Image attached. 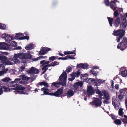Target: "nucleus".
<instances>
[{"mask_svg":"<svg viewBox=\"0 0 127 127\" xmlns=\"http://www.w3.org/2000/svg\"><path fill=\"white\" fill-rule=\"evenodd\" d=\"M21 79L20 78H16L14 80V81H12L10 83H8L7 86L9 87H14V88L12 89V90L16 91L15 92L16 94L17 93L19 94L27 95L28 94L26 92H24L23 91L25 89V88L20 85H18L17 84V83L18 82H19L20 84H22L26 83L25 81H21Z\"/></svg>","mask_w":127,"mask_h":127,"instance_id":"nucleus-1","label":"nucleus"},{"mask_svg":"<svg viewBox=\"0 0 127 127\" xmlns=\"http://www.w3.org/2000/svg\"><path fill=\"white\" fill-rule=\"evenodd\" d=\"M31 57V54L28 53H22L15 54L13 58L9 59L16 64L19 62L18 58L21 60H27L30 59Z\"/></svg>","mask_w":127,"mask_h":127,"instance_id":"nucleus-2","label":"nucleus"},{"mask_svg":"<svg viewBox=\"0 0 127 127\" xmlns=\"http://www.w3.org/2000/svg\"><path fill=\"white\" fill-rule=\"evenodd\" d=\"M125 31L123 30H118L114 31L113 34L114 35L117 36V39L116 40L118 42L120 41L121 38L123 36Z\"/></svg>","mask_w":127,"mask_h":127,"instance_id":"nucleus-3","label":"nucleus"},{"mask_svg":"<svg viewBox=\"0 0 127 127\" xmlns=\"http://www.w3.org/2000/svg\"><path fill=\"white\" fill-rule=\"evenodd\" d=\"M66 74L64 71H63V73L60 76L59 81L60 84L63 86H65L66 84Z\"/></svg>","mask_w":127,"mask_h":127,"instance_id":"nucleus-4","label":"nucleus"},{"mask_svg":"<svg viewBox=\"0 0 127 127\" xmlns=\"http://www.w3.org/2000/svg\"><path fill=\"white\" fill-rule=\"evenodd\" d=\"M127 47V38L125 37L123 38L122 41L119 43L117 46L118 49H120L121 50H124Z\"/></svg>","mask_w":127,"mask_h":127,"instance_id":"nucleus-5","label":"nucleus"},{"mask_svg":"<svg viewBox=\"0 0 127 127\" xmlns=\"http://www.w3.org/2000/svg\"><path fill=\"white\" fill-rule=\"evenodd\" d=\"M121 20L123 21L120 24V27L122 29H125L127 27V13L124 14L121 16Z\"/></svg>","mask_w":127,"mask_h":127,"instance_id":"nucleus-6","label":"nucleus"},{"mask_svg":"<svg viewBox=\"0 0 127 127\" xmlns=\"http://www.w3.org/2000/svg\"><path fill=\"white\" fill-rule=\"evenodd\" d=\"M102 92L103 95V96L101 97L100 98L105 99V100L104 101L103 103H108V102L106 100H108L110 99L109 94L105 90H103Z\"/></svg>","mask_w":127,"mask_h":127,"instance_id":"nucleus-7","label":"nucleus"},{"mask_svg":"<svg viewBox=\"0 0 127 127\" xmlns=\"http://www.w3.org/2000/svg\"><path fill=\"white\" fill-rule=\"evenodd\" d=\"M81 73L79 71L73 72L69 76L68 80L69 81H72L74 79L75 77H78L80 74Z\"/></svg>","mask_w":127,"mask_h":127,"instance_id":"nucleus-8","label":"nucleus"},{"mask_svg":"<svg viewBox=\"0 0 127 127\" xmlns=\"http://www.w3.org/2000/svg\"><path fill=\"white\" fill-rule=\"evenodd\" d=\"M102 103L101 100L98 98H95V99L90 104L92 105H95L96 106H100L101 105Z\"/></svg>","mask_w":127,"mask_h":127,"instance_id":"nucleus-9","label":"nucleus"},{"mask_svg":"<svg viewBox=\"0 0 127 127\" xmlns=\"http://www.w3.org/2000/svg\"><path fill=\"white\" fill-rule=\"evenodd\" d=\"M112 103L115 109H118L119 108L120 105V103L116 99L115 96H114L112 99Z\"/></svg>","mask_w":127,"mask_h":127,"instance_id":"nucleus-10","label":"nucleus"},{"mask_svg":"<svg viewBox=\"0 0 127 127\" xmlns=\"http://www.w3.org/2000/svg\"><path fill=\"white\" fill-rule=\"evenodd\" d=\"M22 33H19L17 34L16 35V37L18 39L20 40L27 39L28 40L29 39V37L28 36H24Z\"/></svg>","mask_w":127,"mask_h":127,"instance_id":"nucleus-11","label":"nucleus"},{"mask_svg":"<svg viewBox=\"0 0 127 127\" xmlns=\"http://www.w3.org/2000/svg\"><path fill=\"white\" fill-rule=\"evenodd\" d=\"M63 89L62 88L60 89L54 93H51L50 94V95L54 96H55L58 97L60 95L63 94Z\"/></svg>","mask_w":127,"mask_h":127,"instance_id":"nucleus-12","label":"nucleus"},{"mask_svg":"<svg viewBox=\"0 0 127 127\" xmlns=\"http://www.w3.org/2000/svg\"><path fill=\"white\" fill-rule=\"evenodd\" d=\"M51 50V49L47 47H42L40 50V55H44Z\"/></svg>","mask_w":127,"mask_h":127,"instance_id":"nucleus-13","label":"nucleus"},{"mask_svg":"<svg viewBox=\"0 0 127 127\" xmlns=\"http://www.w3.org/2000/svg\"><path fill=\"white\" fill-rule=\"evenodd\" d=\"M2 37L7 42L13 39V37L12 36L5 33L2 34Z\"/></svg>","mask_w":127,"mask_h":127,"instance_id":"nucleus-14","label":"nucleus"},{"mask_svg":"<svg viewBox=\"0 0 127 127\" xmlns=\"http://www.w3.org/2000/svg\"><path fill=\"white\" fill-rule=\"evenodd\" d=\"M87 92V95L90 96L94 94L95 93L94 90L92 86H89L88 87Z\"/></svg>","mask_w":127,"mask_h":127,"instance_id":"nucleus-15","label":"nucleus"},{"mask_svg":"<svg viewBox=\"0 0 127 127\" xmlns=\"http://www.w3.org/2000/svg\"><path fill=\"white\" fill-rule=\"evenodd\" d=\"M9 46L6 43L2 42L0 43V49L5 50H8Z\"/></svg>","mask_w":127,"mask_h":127,"instance_id":"nucleus-16","label":"nucleus"},{"mask_svg":"<svg viewBox=\"0 0 127 127\" xmlns=\"http://www.w3.org/2000/svg\"><path fill=\"white\" fill-rule=\"evenodd\" d=\"M76 67L78 68H82L84 69H86L88 68V66L87 63H81L77 64L76 65Z\"/></svg>","mask_w":127,"mask_h":127,"instance_id":"nucleus-17","label":"nucleus"},{"mask_svg":"<svg viewBox=\"0 0 127 127\" xmlns=\"http://www.w3.org/2000/svg\"><path fill=\"white\" fill-rule=\"evenodd\" d=\"M2 90H3L4 92H8L10 91V88L5 86H0V95H2L3 93Z\"/></svg>","mask_w":127,"mask_h":127,"instance_id":"nucleus-18","label":"nucleus"},{"mask_svg":"<svg viewBox=\"0 0 127 127\" xmlns=\"http://www.w3.org/2000/svg\"><path fill=\"white\" fill-rule=\"evenodd\" d=\"M27 72L28 73L37 74L39 72V70L33 67H32Z\"/></svg>","mask_w":127,"mask_h":127,"instance_id":"nucleus-19","label":"nucleus"},{"mask_svg":"<svg viewBox=\"0 0 127 127\" xmlns=\"http://www.w3.org/2000/svg\"><path fill=\"white\" fill-rule=\"evenodd\" d=\"M53 89L46 88H43L41 89L42 91H43L44 93L46 95H50V94L51 93H49L48 91L51 92Z\"/></svg>","mask_w":127,"mask_h":127,"instance_id":"nucleus-20","label":"nucleus"},{"mask_svg":"<svg viewBox=\"0 0 127 127\" xmlns=\"http://www.w3.org/2000/svg\"><path fill=\"white\" fill-rule=\"evenodd\" d=\"M116 0H114L113 1H112L110 3V5L111 8L114 10H116L117 9V7L116 4L114 1Z\"/></svg>","mask_w":127,"mask_h":127,"instance_id":"nucleus-21","label":"nucleus"},{"mask_svg":"<svg viewBox=\"0 0 127 127\" xmlns=\"http://www.w3.org/2000/svg\"><path fill=\"white\" fill-rule=\"evenodd\" d=\"M18 77L22 78V81H25L26 83V81L29 80L30 78L27 76H25L24 75H22L19 76Z\"/></svg>","mask_w":127,"mask_h":127,"instance_id":"nucleus-22","label":"nucleus"},{"mask_svg":"<svg viewBox=\"0 0 127 127\" xmlns=\"http://www.w3.org/2000/svg\"><path fill=\"white\" fill-rule=\"evenodd\" d=\"M7 58H8L6 57L0 55V61L1 63L4 64Z\"/></svg>","mask_w":127,"mask_h":127,"instance_id":"nucleus-23","label":"nucleus"},{"mask_svg":"<svg viewBox=\"0 0 127 127\" xmlns=\"http://www.w3.org/2000/svg\"><path fill=\"white\" fill-rule=\"evenodd\" d=\"M86 82L90 84H95V79L91 78H88L86 80Z\"/></svg>","mask_w":127,"mask_h":127,"instance_id":"nucleus-24","label":"nucleus"},{"mask_svg":"<svg viewBox=\"0 0 127 127\" xmlns=\"http://www.w3.org/2000/svg\"><path fill=\"white\" fill-rule=\"evenodd\" d=\"M121 21H122L121 17V18H118L116 19L114 22V25L116 27H117L119 26L120 24V22Z\"/></svg>","mask_w":127,"mask_h":127,"instance_id":"nucleus-25","label":"nucleus"},{"mask_svg":"<svg viewBox=\"0 0 127 127\" xmlns=\"http://www.w3.org/2000/svg\"><path fill=\"white\" fill-rule=\"evenodd\" d=\"M34 46V45L33 44L30 43L25 47V48L27 50L32 49L33 48Z\"/></svg>","mask_w":127,"mask_h":127,"instance_id":"nucleus-26","label":"nucleus"},{"mask_svg":"<svg viewBox=\"0 0 127 127\" xmlns=\"http://www.w3.org/2000/svg\"><path fill=\"white\" fill-rule=\"evenodd\" d=\"M83 85V84L82 82H78L76 83L74 85V88L76 89H77L78 88V86L82 87Z\"/></svg>","mask_w":127,"mask_h":127,"instance_id":"nucleus-27","label":"nucleus"},{"mask_svg":"<svg viewBox=\"0 0 127 127\" xmlns=\"http://www.w3.org/2000/svg\"><path fill=\"white\" fill-rule=\"evenodd\" d=\"M74 92L72 90H70L66 93V95L70 97L74 94Z\"/></svg>","mask_w":127,"mask_h":127,"instance_id":"nucleus-28","label":"nucleus"},{"mask_svg":"<svg viewBox=\"0 0 127 127\" xmlns=\"http://www.w3.org/2000/svg\"><path fill=\"white\" fill-rule=\"evenodd\" d=\"M88 75L86 74H82L81 75V79L82 80H84L85 82L86 80H87Z\"/></svg>","mask_w":127,"mask_h":127,"instance_id":"nucleus-29","label":"nucleus"},{"mask_svg":"<svg viewBox=\"0 0 127 127\" xmlns=\"http://www.w3.org/2000/svg\"><path fill=\"white\" fill-rule=\"evenodd\" d=\"M11 79H10L9 78L6 77L2 79H1V81L3 82H4L7 83V84L9 83H8V82L10 81H11Z\"/></svg>","mask_w":127,"mask_h":127,"instance_id":"nucleus-30","label":"nucleus"},{"mask_svg":"<svg viewBox=\"0 0 127 127\" xmlns=\"http://www.w3.org/2000/svg\"><path fill=\"white\" fill-rule=\"evenodd\" d=\"M40 85H43L47 88H48L49 86V84L48 83L44 81L40 83Z\"/></svg>","mask_w":127,"mask_h":127,"instance_id":"nucleus-31","label":"nucleus"},{"mask_svg":"<svg viewBox=\"0 0 127 127\" xmlns=\"http://www.w3.org/2000/svg\"><path fill=\"white\" fill-rule=\"evenodd\" d=\"M64 53L65 55H67L68 54H74V55H73L74 56H75L76 54L75 53H73L72 51H65L64 52Z\"/></svg>","mask_w":127,"mask_h":127,"instance_id":"nucleus-32","label":"nucleus"},{"mask_svg":"<svg viewBox=\"0 0 127 127\" xmlns=\"http://www.w3.org/2000/svg\"><path fill=\"white\" fill-rule=\"evenodd\" d=\"M4 64L6 65H12L13 63L8 58H7Z\"/></svg>","mask_w":127,"mask_h":127,"instance_id":"nucleus-33","label":"nucleus"},{"mask_svg":"<svg viewBox=\"0 0 127 127\" xmlns=\"http://www.w3.org/2000/svg\"><path fill=\"white\" fill-rule=\"evenodd\" d=\"M108 19L109 21V23L110 26H112L113 24V19L111 18L108 17Z\"/></svg>","mask_w":127,"mask_h":127,"instance_id":"nucleus-34","label":"nucleus"},{"mask_svg":"<svg viewBox=\"0 0 127 127\" xmlns=\"http://www.w3.org/2000/svg\"><path fill=\"white\" fill-rule=\"evenodd\" d=\"M122 75L124 77H125L127 76V70H126L122 72Z\"/></svg>","mask_w":127,"mask_h":127,"instance_id":"nucleus-35","label":"nucleus"},{"mask_svg":"<svg viewBox=\"0 0 127 127\" xmlns=\"http://www.w3.org/2000/svg\"><path fill=\"white\" fill-rule=\"evenodd\" d=\"M114 123L116 125H120L121 123V122L119 119H116L114 121Z\"/></svg>","mask_w":127,"mask_h":127,"instance_id":"nucleus-36","label":"nucleus"},{"mask_svg":"<svg viewBox=\"0 0 127 127\" xmlns=\"http://www.w3.org/2000/svg\"><path fill=\"white\" fill-rule=\"evenodd\" d=\"M90 72L92 73L95 76L97 75L98 74V72L95 71L94 69H92L91 70Z\"/></svg>","mask_w":127,"mask_h":127,"instance_id":"nucleus-37","label":"nucleus"},{"mask_svg":"<svg viewBox=\"0 0 127 127\" xmlns=\"http://www.w3.org/2000/svg\"><path fill=\"white\" fill-rule=\"evenodd\" d=\"M48 69V67H47V66L45 65L42 68V70H43V72H42V74H43Z\"/></svg>","mask_w":127,"mask_h":127,"instance_id":"nucleus-38","label":"nucleus"},{"mask_svg":"<svg viewBox=\"0 0 127 127\" xmlns=\"http://www.w3.org/2000/svg\"><path fill=\"white\" fill-rule=\"evenodd\" d=\"M100 84V79H95V84L94 85L96 86L98 85L97 84Z\"/></svg>","mask_w":127,"mask_h":127,"instance_id":"nucleus-39","label":"nucleus"},{"mask_svg":"<svg viewBox=\"0 0 127 127\" xmlns=\"http://www.w3.org/2000/svg\"><path fill=\"white\" fill-rule=\"evenodd\" d=\"M10 45L12 46L15 47L17 46V44L16 42L14 41H13L11 42Z\"/></svg>","mask_w":127,"mask_h":127,"instance_id":"nucleus-40","label":"nucleus"},{"mask_svg":"<svg viewBox=\"0 0 127 127\" xmlns=\"http://www.w3.org/2000/svg\"><path fill=\"white\" fill-rule=\"evenodd\" d=\"M123 109L122 108H120L119 110V115L121 116H122L124 114L123 112Z\"/></svg>","mask_w":127,"mask_h":127,"instance_id":"nucleus-41","label":"nucleus"},{"mask_svg":"<svg viewBox=\"0 0 127 127\" xmlns=\"http://www.w3.org/2000/svg\"><path fill=\"white\" fill-rule=\"evenodd\" d=\"M96 93L99 95V97L100 98L103 96V94L99 90H97Z\"/></svg>","mask_w":127,"mask_h":127,"instance_id":"nucleus-42","label":"nucleus"},{"mask_svg":"<svg viewBox=\"0 0 127 127\" xmlns=\"http://www.w3.org/2000/svg\"><path fill=\"white\" fill-rule=\"evenodd\" d=\"M72 67L71 66H68L66 69V71L67 72H71V71Z\"/></svg>","mask_w":127,"mask_h":127,"instance_id":"nucleus-43","label":"nucleus"},{"mask_svg":"<svg viewBox=\"0 0 127 127\" xmlns=\"http://www.w3.org/2000/svg\"><path fill=\"white\" fill-rule=\"evenodd\" d=\"M52 84L53 85L56 87H58L59 84H60L59 81L58 82H53L52 83Z\"/></svg>","mask_w":127,"mask_h":127,"instance_id":"nucleus-44","label":"nucleus"},{"mask_svg":"<svg viewBox=\"0 0 127 127\" xmlns=\"http://www.w3.org/2000/svg\"><path fill=\"white\" fill-rule=\"evenodd\" d=\"M25 69V67L24 66H22L19 68V71L20 72L23 71Z\"/></svg>","mask_w":127,"mask_h":127,"instance_id":"nucleus-45","label":"nucleus"},{"mask_svg":"<svg viewBox=\"0 0 127 127\" xmlns=\"http://www.w3.org/2000/svg\"><path fill=\"white\" fill-rule=\"evenodd\" d=\"M52 66H55L58 65L59 64V63L57 62V61H55L53 62L52 63Z\"/></svg>","mask_w":127,"mask_h":127,"instance_id":"nucleus-46","label":"nucleus"},{"mask_svg":"<svg viewBox=\"0 0 127 127\" xmlns=\"http://www.w3.org/2000/svg\"><path fill=\"white\" fill-rule=\"evenodd\" d=\"M56 59V57L54 56H52L49 57V60L52 61H54Z\"/></svg>","mask_w":127,"mask_h":127,"instance_id":"nucleus-47","label":"nucleus"},{"mask_svg":"<svg viewBox=\"0 0 127 127\" xmlns=\"http://www.w3.org/2000/svg\"><path fill=\"white\" fill-rule=\"evenodd\" d=\"M66 60L68 59H69L73 60L75 59V58L74 57H72L70 56H66Z\"/></svg>","mask_w":127,"mask_h":127,"instance_id":"nucleus-48","label":"nucleus"},{"mask_svg":"<svg viewBox=\"0 0 127 127\" xmlns=\"http://www.w3.org/2000/svg\"><path fill=\"white\" fill-rule=\"evenodd\" d=\"M30 78L32 81H33L35 79L36 77L35 76H34L33 75H31V77Z\"/></svg>","mask_w":127,"mask_h":127,"instance_id":"nucleus-49","label":"nucleus"},{"mask_svg":"<svg viewBox=\"0 0 127 127\" xmlns=\"http://www.w3.org/2000/svg\"><path fill=\"white\" fill-rule=\"evenodd\" d=\"M126 91L124 89H120L119 91V92L121 94H123L125 93Z\"/></svg>","mask_w":127,"mask_h":127,"instance_id":"nucleus-50","label":"nucleus"},{"mask_svg":"<svg viewBox=\"0 0 127 127\" xmlns=\"http://www.w3.org/2000/svg\"><path fill=\"white\" fill-rule=\"evenodd\" d=\"M122 121L124 124H127V119H122Z\"/></svg>","mask_w":127,"mask_h":127,"instance_id":"nucleus-51","label":"nucleus"},{"mask_svg":"<svg viewBox=\"0 0 127 127\" xmlns=\"http://www.w3.org/2000/svg\"><path fill=\"white\" fill-rule=\"evenodd\" d=\"M40 55V59H45L47 58V56H43V55Z\"/></svg>","mask_w":127,"mask_h":127,"instance_id":"nucleus-52","label":"nucleus"},{"mask_svg":"<svg viewBox=\"0 0 127 127\" xmlns=\"http://www.w3.org/2000/svg\"><path fill=\"white\" fill-rule=\"evenodd\" d=\"M104 3L106 5H109V1L108 0H105Z\"/></svg>","mask_w":127,"mask_h":127,"instance_id":"nucleus-53","label":"nucleus"},{"mask_svg":"<svg viewBox=\"0 0 127 127\" xmlns=\"http://www.w3.org/2000/svg\"><path fill=\"white\" fill-rule=\"evenodd\" d=\"M119 15V13L116 10L114 12V15L116 17H117Z\"/></svg>","mask_w":127,"mask_h":127,"instance_id":"nucleus-54","label":"nucleus"},{"mask_svg":"<svg viewBox=\"0 0 127 127\" xmlns=\"http://www.w3.org/2000/svg\"><path fill=\"white\" fill-rule=\"evenodd\" d=\"M115 88L117 90H118L119 89V85L118 84H116L115 86Z\"/></svg>","mask_w":127,"mask_h":127,"instance_id":"nucleus-55","label":"nucleus"},{"mask_svg":"<svg viewBox=\"0 0 127 127\" xmlns=\"http://www.w3.org/2000/svg\"><path fill=\"white\" fill-rule=\"evenodd\" d=\"M58 59L59 60H66V57H60Z\"/></svg>","mask_w":127,"mask_h":127,"instance_id":"nucleus-56","label":"nucleus"},{"mask_svg":"<svg viewBox=\"0 0 127 127\" xmlns=\"http://www.w3.org/2000/svg\"><path fill=\"white\" fill-rule=\"evenodd\" d=\"M106 81L105 80L100 79V84L104 83Z\"/></svg>","mask_w":127,"mask_h":127,"instance_id":"nucleus-57","label":"nucleus"},{"mask_svg":"<svg viewBox=\"0 0 127 127\" xmlns=\"http://www.w3.org/2000/svg\"><path fill=\"white\" fill-rule=\"evenodd\" d=\"M39 59V57H38L35 58H33L32 59V60L34 61H37Z\"/></svg>","mask_w":127,"mask_h":127,"instance_id":"nucleus-58","label":"nucleus"},{"mask_svg":"<svg viewBox=\"0 0 127 127\" xmlns=\"http://www.w3.org/2000/svg\"><path fill=\"white\" fill-rule=\"evenodd\" d=\"M111 116L112 119H114L116 118V117L113 114H111Z\"/></svg>","mask_w":127,"mask_h":127,"instance_id":"nucleus-59","label":"nucleus"},{"mask_svg":"<svg viewBox=\"0 0 127 127\" xmlns=\"http://www.w3.org/2000/svg\"><path fill=\"white\" fill-rule=\"evenodd\" d=\"M118 97L120 100H121L123 99V97L122 95H119L118 96Z\"/></svg>","mask_w":127,"mask_h":127,"instance_id":"nucleus-60","label":"nucleus"},{"mask_svg":"<svg viewBox=\"0 0 127 127\" xmlns=\"http://www.w3.org/2000/svg\"><path fill=\"white\" fill-rule=\"evenodd\" d=\"M99 68V67L98 66H93V69H98Z\"/></svg>","mask_w":127,"mask_h":127,"instance_id":"nucleus-61","label":"nucleus"},{"mask_svg":"<svg viewBox=\"0 0 127 127\" xmlns=\"http://www.w3.org/2000/svg\"><path fill=\"white\" fill-rule=\"evenodd\" d=\"M1 53L5 55H7L8 54V53L6 52H2Z\"/></svg>","mask_w":127,"mask_h":127,"instance_id":"nucleus-62","label":"nucleus"},{"mask_svg":"<svg viewBox=\"0 0 127 127\" xmlns=\"http://www.w3.org/2000/svg\"><path fill=\"white\" fill-rule=\"evenodd\" d=\"M125 104L126 105V107L127 110V97H126V99Z\"/></svg>","mask_w":127,"mask_h":127,"instance_id":"nucleus-63","label":"nucleus"},{"mask_svg":"<svg viewBox=\"0 0 127 127\" xmlns=\"http://www.w3.org/2000/svg\"><path fill=\"white\" fill-rule=\"evenodd\" d=\"M4 73V72L2 71H0V76L2 75Z\"/></svg>","mask_w":127,"mask_h":127,"instance_id":"nucleus-64","label":"nucleus"}]
</instances>
